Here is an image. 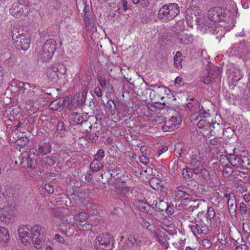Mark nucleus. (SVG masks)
Wrapping results in <instances>:
<instances>
[{
  "instance_id": "obj_57",
  "label": "nucleus",
  "mask_w": 250,
  "mask_h": 250,
  "mask_svg": "<svg viewBox=\"0 0 250 250\" xmlns=\"http://www.w3.org/2000/svg\"><path fill=\"white\" fill-rule=\"evenodd\" d=\"M9 240V237H8V239L7 240H5V237H3L2 238H0V246L1 247H6L8 245V242Z\"/></svg>"
},
{
  "instance_id": "obj_34",
  "label": "nucleus",
  "mask_w": 250,
  "mask_h": 250,
  "mask_svg": "<svg viewBox=\"0 0 250 250\" xmlns=\"http://www.w3.org/2000/svg\"><path fill=\"white\" fill-rule=\"evenodd\" d=\"M98 161H95V159L90 165V168L92 171H97L101 168L100 164L98 162Z\"/></svg>"
},
{
  "instance_id": "obj_1",
  "label": "nucleus",
  "mask_w": 250,
  "mask_h": 250,
  "mask_svg": "<svg viewBox=\"0 0 250 250\" xmlns=\"http://www.w3.org/2000/svg\"><path fill=\"white\" fill-rule=\"evenodd\" d=\"M31 229L30 233V229L27 226L20 227L18 229L20 238L24 245L32 241L35 248L39 249L43 244L45 229L39 225H35Z\"/></svg>"
},
{
  "instance_id": "obj_46",
  "label": "nucleus",
  "mask_w": 250,
  "mask_h": 250,
  "mask_svg": "<svg viewBox=\"0 0 250 250\" xmlns=\"http://www.w3.org/2000/svg\"><path fill=\"white\" fill-rule=\"evenodd\" d=\"M119 8L118 10H120V7H122L125 11H126L128 9L127 2L125 0H121L118 3Z\"/></svg>"
},
{
  "instance_id": "obj_48",
  "label": "nucleus",
  "mask_w": 250,
  "mask_h": 250,
  "mask_svg": "<svg viewBox=\"0 0 250 250\" xmlns=\"http://www.w3.org/2000/svg\"><path fill=\"white\" fill-rule=\"evenodd\" d=\"M44 188L45 191L49 194L53 193L54 191L53 186L50 184H46L44 185Z\"/></svg>"
},
{
  "instance_id": "obj_54",
  "label": "nucleus",
  "mask_w": 250,
  "mask_h": 250,
  "mask_svg": "<svg viewBox=\"0 0 250 250\" xmlns=\"http://www.w3.org/2000/svg\"><path fill=\"white\" fill-rule=\"evenodd\" d=\"M220 140L219 138L215 137L212 139H210L209 141V144L215 146L220 144Z\"/></svg>"
},
{
  "instance_id": "obj_31",
  "label": "nucleus",
  "mask_w": 250,
  "mask_h": 250,
  "mask_svg": "<svg viewBox=\"0 0 250 250\" xmlns=\"http://www.w3.org/2000/svg\"><path fill=\"white\" fill-rule=\"evenodd\" d=\"M222 196L220 194L219 192H216L211 198L212 203L215 206H218L222 200Z\"/></svg>"
},
{
  "instance_id": "obj_30",
  "label": "nucleus",
  "mask_w": 250,
  "mask_h": 250,
  "mask_svg": "<svg viewBox=\"0 0 250 250\" xmlns=\"http://www.w3.org/2000/svg\"><path fill=\"white\" fill-rule=\"evenodd\" d=\"M18 138H19V139L17 140V142L20 146L24 147L28 145L29 143V139L26 136H21L20 137L18 136Z\"/></svg>"
},
{
  "instance_id": "obj_13",
  "label": "nucleus",
  "mask_w": 250,
  "mask_h": 250,
  "mask_svg": "<svg viewBox=\"0 0 250 250\" xmlns=\"http://www.w3.org/2000/svg\"><path fill=\"white\" fill-rule=\"evenodd\" d=\"M74 220L76 221V224L86 228V220L88 219V215L87 213L82 212H80L78 215L74 217Z\"/></svg>"
},
{
  "instance_id": "obj_2",
  "label": "nucleus",
  "mask_w": 250,
  "mask_h": 250,
  "mask_svg": "<svg viewBox=\"0 0 250 250\" xmlns=\"http://www.w3.org/2000/svg\"><path fill=\"white\" fill-rule=\"evenodd\" d=\"M11 36L13 44L19 50H27L30 45V39L27 34L23 33V30L19 27H14L11 30Z\"/></svg>"
},
{
  "instance_id": "obj_53",
  "label": "nucleus",
  "mask_w": 250,
  "mask_h": 250,
  "mask_svg": "<svg viewBox=\"0 0 250 250\" xmlns=\"http://www.w3.org/2000/svg\"><path fill=\"white\" fill-rule=\"evenodd\" d=\"M88 113L83 112L81 115L82 117L83 121H84V125H89L87 123L88 118L90 116V115H88Z\"/></svg>"
},
{
  "instance_id": "obj_7",
  "label": "nucleus",
  "mask_w": 250,
  "mask_h": 250,
  "mask_svg": "<svg viewBox=\"0 0 250 250\" xmlns=\"http://www.w3.org/2000/svg\"><path fill=\"white\" fill-rule=\"evenodd\" d=\"M229 162L234 167L245 170L250 169V162L246 156H233L230 158Z\"/></svg>"
},
{
  "instance_id": "obj_44",
  "label": "nucleus",
  "mask_w": 250,
  "mask_h": 250,
  "mask_svg": "<svg viewBox=\"0 0 250 250\" xmlns=\"http://www.w3.org/2000/svg\"><path fill=\"white\" fill-rule=\"evenodd\" d=\"M238 211L242 214H245L247 212V207L246 204L243 202H241L239 206Z\"/></svg>"
},
{
  "instance_id": "obj_36",
  "label": "nucleus",
  "mask_w": 250,
  "mask_h": 250,
  "mask_svg": "<svg viewBox=\"0 0 250 250\" xmlns=\"http://www.w3.org/2000/svg\"><path fill=\"white\" fill-rule=\"evenodd\" d=\"M157 88V89H160L161 91H164L165 92H169V93H171V90L169 88H167L165 86H158L157 85V84H155V85H151L150 86V87L148 88H147V89H149V90H152L153 92H155V91L154 90H152V88Z\"/></svg>"
},
{
  "instance_id": "obj_41",
  "label": "nucleus",
  "mask_w": 250,
  "mask_h": 250,
  "mask_svg": "<svg viewBox=\"0 0 250 250\" xmlns=\"http://www.w3.org/2000/svg\"><path fill=\"white\" fill-rule=\"evenodd\" d=\"M85 28L86 31L89 33L93 32L95 30H96L93 21L88 22V23L86 24Z\"/></svg>"
},
{
  "instance_id": "obj_47",
  "label": "nucleus",
  "mask_w": 250,
  "mask_h": 250,
  "mask_svg": "<svg viewBox=\"0 0 250 250\" xmlns=\"http://www.w3.org/2000/svg\"><path fill=\"white\" fill-rule=\"evenodd\" d=\"M237 46L239 49L242 50V53H244V50L247 48L248 44L246 41L243 40L238 43Z\"/></svg>"
},
{
  "instance_id": "obj_24",
  "label": "nucleus",
  "mask_w": 250,
  "mask_h": 250,
  "mask_svg": "<svg viewBox=\"0 0 250 250\" xmlns=\"http://www.w3.org/2000/svg\"><path fill=\"white\" fill-rule=\"evenodd\" d=\"M73 120L76 123L77 128H80V127H83V125H84V121H83V118L81 114L75 112L73 114Z\"/></svg>"
},
{
  "instance_id": "obj_26",
  "label": "nucleus",
  "mask_w": 250,
  "mask_h": 250,
  "mask_svg": "<svg viewBox=\"0 0 250 250\" xmlns=\"http://www.w3.org/2000/svg\"><path fill=\"white\" fill-rule=\"evenodd\" d=\"M56 131L62 136L67 132L64 124L62 121H59L56 125Z\"/></svg>"
},
{
  "instance_id": "obj_63",
  "label": "nucleus",
  "mask_w": 250,
  "mask_h": 250,
  "mask_svg": "<svg viewBox=\"0 0 250 250\" xmlns=\"http://www.w3.org/2000/svg\"><path fill=\"white\" fill-rule=\"evenodd\" d=\"M166 233L167 234V235H169L170 237V236H173L175 234H176V231L175 229H166Z\"/></svg>"
},
{
  "instance_id": "obj_56",
  "label": "nucleus",
  "mask_w": 250,
  "mask_h": 250,
  "mask_svg": "<svg viewBox=\"0 0 250 250\" xmlns=\"http://www.w3.org/2000/svg\"><path fill=\"white\" fill-rule=\"evenodd\" d=\"M190 164L195 167H199L201 165V162L195 158H193L190 162Z\"/></svg>"
},
{
  "instance_id": "obj_40",
  "label": "nucleus",
  "mask_w": 250,
  "mask_h": 250,
  "mask_svg": "<svg viewBox=\"0 0 250 250\" xmlns=\"http://www.w3.org/2000/svg\"><path fill=\"white\" fill-rule=\"evenodd\" d=\"M221 194H222L221 196L222 198H226L228 200V199H229V197L231 196V195H234L233 193H231L229 192V190H227L226 189H223V190H220Z\"/></svg>"
},
{
  "instance_id": "obj_49",
  "label": "nucleus",
  "mask_w": 250,
  "mask_h": 250,
  "mask_svg": "<svg viewBox=\"0 0 250 250\" xmlns=\"http://www.w3.org/2000/svg\"><path fill=\"white\" fill-rule=\"evenodd\" d=\"M97 80L100 83V85L103 88L106 86V80L103 76L99 75L97 77Z\"/></svg>"
},
{
  "instance_id": "obj_5",
  "label": "nucleus",
  "mask_w": 250,
  "mask_h": 250,
  "mask_svg": "<svg viewBox=\"0 0 250 250\" xmlns=\"http://www.w3.org/2000/svg\"><path fill=\"white\" fill-rule=\"evenodd\" d=\"M227 10L221 7H215L210 8L208 13V18L212 21L220 22L224 21L229 23L233 22L232 18L227 17Z\"/></svg>"
},
{
  "instance_id": "obj_10",
  "label": "nucleus",
  "mask_w": 250,
  "mask_h": 250,
  "mask_svg": "<svg viewBox=\"0 0 250 250\" xmlns=\"http://www.w3.org/2000/svg\"><path fill=\"white\" fill-rule=\"evenodd\" d=\"M211 66H213L212 64H209L207 66V73H206L205 76L201 78V81L205 84H210L219 75L218 73L216 72L212 69Z\"/></svg>"
},
{
  "instance_id": "obj_61",
  "label": "nucleus",
  "mask_w": 250,
  "mask_h": 250,
  "mask_svg": "<svg viewBox=\"0 0 250 250\" xmlns=\"http://www.w3.org/2000/svg\"><path fill=\"white\" fill-rule=\"evenodd\" d=\"M242 77H243L242 75L241 74H240V73H239L238 74L235 73L233 74L232 79L234 81L237 82L239 80H240V79H241L242 78Z\"/></svg>"
},
{
  "instance_id": "obj_6",
  "label": "nucleus",
  "mask_w": 250,
  "mask_h": 250,
  "mask_svg": "<svg viewBox=\"0 0 250 250\" xmlns=\"http://www.w3.org/2000/svg\"><path fill=\"white\" fill-rule=\"evenodd\" d=\"M27 3V0H19L11 6L9 9L10 13L17 18L22 15L25 16L29 11Z\"/></svg>"
},
{
  "instance_id": "obj_20",
  "label": "nucleus",
  "mask_w": 250,
  "mask_h": 250,
  "mask_svg": "<svg viewBox=\"0 0 250 250\" xmlns=\"http://www.w3.org/2000/svg\"><path fill=\"white\" fill-rule=\"evenodd\" d=\"M52 69L54 73H56L58 77L59 76V74L60 75H63L66 73V69L65 67L61 64H57L54 65L52 67Z\"/></svg>"
},
{
  "instance_id": "obj_58",
  "label": "nucleus",
  "mask_w": 250,
  "mask_h": 250,
  "mask_svg": "<svg viewBox=\"0 0 250 250\" xmlns=\"http://www.w3.org/2000/svg\"><path fill=\"white\" fill-rule=\"evenodd\" d=\"M94 92L98 97H101L103 95L102 90L99 86L94 88Z\"/></svg>"
},
{
  "instance_id": "obj_18",
  "label": "nucleus",
  "mask_w": 250,
  "mask_h": 250,
  "mask_svg": "<svg viewBox=\"0 0 250 250\" xmlns=\"http://www.w3.org/2000/svg\"><path fill=\"white\" fill-rule=\"evenodd\" d=\"M17 86L18 90L22 91L23 93L28 94L31 92L32 86L28 83L20 82Z\"/></svg>"
},
{
  "instance_id": "obj_32",
  "label": "nucleus",
  "mask_w": 250,
  "mask_h": 250,
  "mask_svg": "<svg viewBox=\"0 0 250 250\" xmlns=\"http://www.w3.org/2000/svg\"><path fill=\"white\" fill-rule=\"evenodd\" d=\"M233 173L232 168L227 165L225 166L223 170V175L225 178H229Z\"/></svg>"
},
{
  "instance_id": "obj_62",
  "label": "nucleus",
  "mask_w": 250,
  "mask_h": 250,
  "mask_svg": "<svg viewBox=\"0 0 250 250\" xmlns=\"http://www.w3.org/2000/svg\"><path fill=\"white\" fill-rule=\"evenodd\" d=\"M208 112H209V110H208L207 111L205 110H204V111L200 113L199 115L202 118H207L210 116Z\"/></svg>"
},
{
  "instance_id": "obj_51",
  "label": "nucleus",
  "mask_w": 250,
  "mask_h": 250,
  "mask_svg": "<svg viewBox=\"0 0 250 250\" xmlns=\"http://www.w3.org/2000/svg\"><path fill=\"white\" fill-rule=\"evenodd\" d=\"M202 244L206 249H208L212 246V242L208 239H204L202 240Z\"/></svg>"
},
{
  "instance_id": "obj_22",
  "label": "nucleus",
  "mask_w": 250,
  "mask_h": 250,
  "mask_svg": "<svg viewBox=\"0 0 250 250\" xmlns=\"http://www.w3.org/2000/svg\"><path fill=\"white\" fill-rule=\"evenodd\" d=\"M149 183L152 188L156 189L162 185L163 181L160 178L154 177L150 179Z\"/></svg>"
},
{
  "instance_id": "obj_8",
  "label": "nucleus",
  "mask_w": 250,
  "mask_h": 250,
  "mask_svg": "<svg viewBox=\"0 0 250 250\" xmlns=\"http://www.w3.org/2000/svg\"><path fill=\"white\" fill-rule=\"evenodd\" d=\"M16 215L15 209L9 207L0 209V221L5 224H12Z\"/></svg>"
},
{
  "instance_id": "obj_12",
  "label": "nucleus",
  "mask_w": 250,
  "mask_h": 250,
  "mask_svg": "<svg viewBox=\"0 0 250 250\" xmlns=\"http://www.w3.org/2000/svg\"><path fill=\"white\" fill-rule=\"evenodd\" d=\"M227 204L230 215H235L236 213L237 206L234 194L231 195L229 199H228Z\"/></svg>"
},
{
  "instance_id": "obj_19",
  "label": "nucleus",
  "mask_w": 250,
  "mask_h": 250,
  "mask_svg": "<svg viewBox=\"0 0 250 250\" xmlns=\"http://www.w3.org/2000/svg\"><path fill=\"white\" fill-rule=\"evenodd\" d=\"M43 47L42 50L40 51L39 53V57L40 59H42L43 61H47L50 60L53 55V54L50 53L47 50H45Z\"/></svg>"
},
{
  "instance_id": "obj_55",
  "label": "nucleus",
  "mask_w": 250,
  "mask_h": 250,
  "mask_svg": "<svg viewBox=\"0 0 250 250\" xmlns=\"http://www.w3.org/2000/svg\"><path fill=\"white\" fill-rule=\"evenodd\" d=\"M54 239L60 243L64 244L65 242V239L62 236L58 234L55 235Z\"/></svg>"
},
{
  "instance_id": "obj_45",
  "label": "nucleus",
  "mask_w": 250,
  "mask_h": 250,
  "mask_svg": "<svg viewBox=\"0 0 250 250\" xmlns=\"http://www.w3.org/2000/svg\"><path fill=\"white\" fill-rule=\"evenodd\" d=\"M45 159L49 166L54 165L56 163V157L54 156L52 157L46 156Z\"/></svg>"
},
{
  "instance_id": "obj_4",
  "label": "nucleus",
  "mask_w": 250,
  "mask_h": 250,
  "mask_svg": "<svg viewBox=\"0 0 250 250\" xmlns=\"http://www.w3.org/2000/svg\"><path fill=\"white\" fill-rule=\"evenodd\" d=\"M93 243L94 247L97 250H111L114 246V239L111 234L107 232L97 236Z\"/></svg>"
},
{
  "instance_id": "obj_60",
  "label": "nucleus",
  "mask_w": 250,
  "mask_h": 250,
  "mask_svg": "<svg viewBox=\"0 0 250 250\" xmlns=\"http://www.w3.org/2000/svg\"><path fill=\"white\" fill-rule=\"evenodd\" d=\"M192 173H193V176L194 177L195 175H196L198 174L201 173V172L202 170V168H199V167H195V168L192 169Z\"/></svg>"
},
{
  "instance_id": "obj_59",
  "label": "nucleus",
  "mask_w": 250,
  "mask_h": 250,
  "mask_svg": "<svg viewBox=\"0 0 250 250\" xmlns=\"http://www.w3.org/2000/svg\"><path fill=\"white\" fill-rule=\"evenodd\" d=\"M197 29H199L200 31L205 32L207 30V26L203 22L201 25H197Z\"/></svg>"
},
{
  "instance_id": "obj_37",
  "label": "nucleus",
  "mask_w": 250,
  "mask_h": 250,
  "mask_svg": "<svg viewBox=\"0 0 250 250\" xmlns=\"http://www.w3.org/2000/svg\"><path fill=\"white\" fill-rule=\"evenodd\" d=\"M215 212L213 208H208V211L206 214V217L208 219H211L215 217Z\"/></svg>"
},
{
  "instance_id": "obj_17",
  "label": "nucleus",
  "mask_w": 250,
  "mask_h": 250,
  "mask_svg": "<svg viewBox=\"0 0 250 250\" xmlns=\"http://www.w3.org/2000/svg\"><path fill=\"white\" fill-rule=\"evenodd\" d=\"M65 100H62L61 98H58L56 100L51 102L49 104V109L52 110H57L64 104Z\"/></svg>"
},
{
  "instance_id": "obj_35",
  "label": "nucleus",
  "mask_w": 250,
  "mask_h": 250,
  "mask_svg": "<svg viewBox=\"0 0 250 250\" xmlns=\"http://www.w3.org/2000/svg\"><path fill=\"white\" fill-rule=\"evenodd\" d=\"M8 237L9 235L8 230L4 227H0V238L5 237V240H7Z\"/></svg>"
},
{
  "instance_id": "obj_27",
  "label": "nucleus",
  "mask_w": 250,
  "mask_h": 250,
  "mask_svg": "<svg viewBox=\"0 0 250 250\" xmlns=\"http://www.w3.org/2000/svg\"><path fill=\"white\" fill-rule=\"evenodd\" d=\"M183 144L182 143L178 142L175 146L174 149V155L178 158H179L183 151Z\"/></svg>"
},
{
  "instance_id": "obj_14",
  "label": "nucleus",
  "mask_w": 250,
  "mask_h": 250,
  "mask_svg": "<svg viewBox=\"0 0 250 250\" xmlns=\"http://www.w3.org/2000/svg\"><path fill=\"white\" fill-rule=\"evenodd\" d=\"M42 47L50 53L54 54L56 50V43L53 39H49L45 42Z\"/></svg>"
},
{
  "instance_id": "obj_11",
  "label": "nucleus",
  "mask_w": 250,
  "mask_h": 250,
  "mask_svg": "<svg viewBox=\"0 0 250 250\" xmlns=\"http://www.w3.org/2000/svg\"><path fill=\"white\" fill-rule=\"evenodd\" d=\"M28 167L32 169L35 168L37 166V156L34 152V150L31 149L29 150L28 157L26 158Z\"/></svg>"
},
{
  "instance_id": "obj_9",
  "label": "nucleus",
  "mask_w": 250,
  "mask_h": 250,
  "mask_svg": "<svg viewBox=\"0 0 250 250\" xmlns=\"http://www.w3.org/2000/svg\"><path fill=\"white\" fill-rule=\"evenodd\" d=\"M193 234L198 237L202 234H207L208 229L207 225L203 222L198 221L188 225Z\"/></svg>"
},
{
  "instance_id": "obj_43",
  "label": "nucleus",
  "mask_w": 250,
  "mask_h": 250,
  "mask_svg": "<svg viewBox=\"0 0 250 250\" xmlns=\"http://www.w3.org/2000/svg\"><path fill=\"white\" fill-rule=\"evenodd\" d=\"M174 206L172 204H167V207L166 208L165 211L167 215H172L174 211Z\"/></svg>"
},
{
  "instance_id": "obj_29",
  "label": "nucleus",
  "mask_w": 250,
  "mask_h": 250,
  "mask_svg": "<svg viewBox=\"0 0 250 250\" xmlns=\"http://www.w3.org/2000/svg\"><path fill=\"white\" fill-rule=\"evenodd\" d=\"M167 207V203L163 200H160L155 204V209L160 212L165 211Z\"/></svg>"
},
{
  "instance_id": "obj_64",
  "label": "nucleus",
  "mask_w": 250,
  "mask_h": 250,
  "mask_svg": "<svg viewBox=\"0 0 250 250\" xmlns=\"http://www.w3.org/2000/svg\"><path fill=\"white\" fill-rule=\"evenodd\" d=\"M234 250H248V247L246 245H239L235 247Z\"/></svg>"
},
{
  "instance_id": "obj_50",
  "label": "nucleus",
  "mask_w": 250,
  "mask_h": 250,
  "mask_svg": "<svg viewBox=\"0 0 250 250\" xmlns=\"http://www.w3.org/2000/svg\"><path fill=\"white\" fill-rule=\"evenodd\" d=\"M128 241L133 245H137L139 243H140V241L133 235L132 236L130 235L128 238Z\"/></svg>"
},
{
  "instance_id": "obj_23",
  "label": "nucleus",
  "mask_w": 250,
  "mask_h": 250,
  "mask_svg": "<svg viewBox=\"0 0 250 250\" xmlns=\"http://www.w3.org/2000/svg\"><path fill=\"white\" fill-rule=\"evenodd\" d=\"M182 57L183 55L180 52H177L174 57V64L175 67L178 69L182 68L181 62Z\"/></svg>"
},
{
  "instance_id": "obj_38",
  "label": "nucleus",
  "mask_w": 250,
  "mask_h": 250,
  "mask_svg": "<svg viewBox=\"0 0 250 250\" xmlns=\"http://www.w3.org/2000/svg\"><path fill=\"white\" fill-rule=\"evenodd\" d=\"M175 195L176 197L179 199L184 198V200H186L187 197H189V194L187 191H180V192L176 193Z\"/></svg>"
},
{
  "instance_id": "obj_15",
  "label": "nucleus",
  "mask_w": 250,
  "mask_h": 250,
  "mask_svg": "<svg viewBox=\"0 0 250 250\" xmlns=\"http://www.w3.org/2000/svg\"><path fill=\"white\" fill-rule=\"evenodd\" d=\"M154 234L156 236L160 242H163V241H167L170 239V237L166 233V229L162 228L159 229H157L155 231Z\"/></svg>"
},
{
  "instance_id": "obj_28",
  "label": "nucleus",
  "mask_w": 250,
  "mask_h": 250,
  "mask_svg": "<svg viewBox=\"0 0 250 250\" xmlns=\"http://www.w3.org/2000/svg\"><path fill=\"white\" fill-rule=\"evenodd\" d=\"M182 174L184 178L186 179H194L191 168L186 167L182 170Z\"/></svg>"
},
{
  "instance_id": "obj_39",
  "label": "nucleus",
  "mask_w": 250,
  "mask_h": 250,
  "mask_svg": "<svg viewBox=\"0 0 250 250\" xmlns=\"http://www.w3.org/2000/svg\"><path fill=\"white\" fill-rule=\"evenodd\" d=\"M191 203L190 205V208L192 211H193L195 209H197L199 208L201 205V202L200 200H197L196 201H189Z\"/></svg>"
},
{
  "instance_id": "obj_16",
  "label": "nucleus",
  "mask_w": 250,
  "mask_h": 250,
  "mask_svg": "<svg viewBox=\"0 0 250 250\" xmlns=\"http://www.w3.org/2000/svg\"><path fill=\"white\" fill-rule=\"evenodd\" d=\"M140 210L141 211L146 212L147 214H153L156 209L148 203L141 201L140 203Z\"/></svg>"
},
{
  "instance_id": "obj_21",
  "label": "nucleus",
  "mask_w": 250,
  "mask_h": 250,
  "mask_svg": "<svg viewBox=\"0 0 250 250\" xmlns=\"http://www.w3.org/2000/svg\"><path fill=\"white\" fill-rule=\"evenodd\" d=\"M86 97L85 94L76 93L73 97V101H75L79 105L83 104L86 101Z\"/></svg>"
},
{
  "instance_id": "obj_3",
  "label": "nucleus",
  "mask_w": 250,
  "mask_h": 250,
  "mask_svg": "<svg viewBox=\"0 0 250 250\" xmlns=\"http://www.w3.org/2000/svg\"><path fill=\"white\" fill-rule=\"evenodd\" d=\"M178 4L170 3L163 5L159 10L157 18L162 22H167L174 19L180 13Z\"/></svg>"
},
{
  "instance_id": "obj_52",
  "label": "nucleus",
  "mask_w": 250,
  "mask_h": 250,
  "mask_svg": "<svg viewBox=\"0 0 250 250\" xmlns=\"http://www.w3.org/2000/svg\"><path fill=\"white\" fill-rule=\"evenodd\" d=\"M244 95L245 98L248 102H249V100H250V86H248L245 88L244 90Z\"/></svg>"
},
{
  "instance_id": "obj_33",
  "label": "nucleus",
  "mask_w": 250,
  "mask_h": 250,
  "mask_svg": "<svg viewBox=\"0 0 250 250\" xmlns=\"http://www.w3.org/2000/svg\"><path fill=\"white\" fill-rule=\"evenodd\" d=\"M104 151L103 149H99L95 155V160L101 161L104 157Z\"/></svg>"
},
{
  "instance_id": "obj_42",
  "label": "nucleus",
  "mask_w": 250,
  "mask_h": 250,
  "mask_svg": "<svg viewBox=\"0 0 250 250\" xmlns=\"http://www.w3.org/2000/svg\"><path fill=\"white\" fill-rule=\"evenodd\" d=\"M200 174L204 180L207 181L209 179V173L207 169L202 168Z\"/></svg>"
},
{
  "instance_id": "obj_25",
  "label": "nucleus",
  "mask_w": 250,
  "mask_h": 250,
  "mask_svg": "<svg viewBox=\"0 0 250 250\" xmlns=\"http://www.w3.org/2000/svg\"><path fill=\"white\" fill-rule=\"evenodd\" d=\"M38 153L42 155L49 153L51 152V147L47 145H39L37 150Z\"/></svg>"
}]
</instances>
